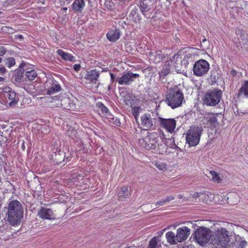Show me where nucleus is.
Instances as JSON below:
<instances>
[{"mask_svg":"<svg viewBox=\"0 0 248 248\" xmlns=\"http://www.w3.org/2000/svg\"><path fill=\"white\" fill-rule=\"evenodd\" d=\"M194 237L196 242L202 246L210 240L215 248H231L232 244L228 232L222 228L213 232L208 228L201 227L196 230Z\"/></svg>","mask_w":248,"mask_h":248,"instance_id":"f257e3e1","label":"nucleus"},{"mask_svg":"<svg viewBox=\"0 0 248 248\" xmlns=\"http://www.w3.org/2000/svg\"><path fill=\"white\" fill-rule=\"evenodd\" d=\"M164 134L159 135L156 132H148L147 136L140 139L139 143L147 150H153L156 153L164 154L166 152V146L164 143Z\"/></svg>","mask_w":248,"mask_h":248,"instance_id":"f03ea898","label":"nucleus"},{"mask_svg":"<svg viewBox=\"0 0 248 248\" xmlns=\"http://www.w3.org/2000/svg\"><path fill=\"white\" fill-rule=\"evenodd\" d=\"M23 217V208L17 200L11 201L8 205L7 221L12 226L19 225Z\"/></svg>","mask_w":248,"mask_h":248,"instance_id":"7ed1b4c3","label":"nucleus"},{"mask_svg":"<svg viewBox=\"0 0 248 248\" xmlns=\"http://www.w3.org/2000/svg\"><path fill=\"white\" fill-rule=\"evenodd\" d=\"M184 101L183 93L180 90L174 89L167 96V103L172 108L180 107Z\"/></svg>","mask_w":248,"mask_h":248,"instance_id":"20e7f679","label":"nucleus"},{"mask_svg":"<svg viewBox=\"0 0 248 248\" xmlns=\"http://www.w3.org/2000/svg\"><path fill=\"white\" fill-rule=\"evenodd\" d=\"M203 131L201 126H193L187 131L186 140L190 146L197 145L200 140V138Z\"/></svg>","mask_w":248,"mask_h":248,"instance_id":"39448f33","label":"nucleus"},{"mask_svg":"<svg viewBox=\"0 0 248 248\" xmlns=\"http://www.w3.org/2000/svg\"><path fill=\"white\" fill-rule=\"evenodd\" d=\"M222 92L219 90H214L207 92L203 98V102L207 106H215L217 104L221 99Z\"/></svg>","mask_w":248,"mask_h":248,"instance_id":"423d86ee","label":"nucleus"},{"mask_svg":"<svg viewBox=\"0 0 248 248\" xmlns=\"http://www.w3.org/2000/svg\"><path fill=\"white\" fill-rule=\"evenodd\" d=\"M210 65L207 61L200 60L197 61L193 68L194 74L198 77H202L205 75L209 71Z\"/></svg>","mask_w":248,"mask_h":248,"instance_id":"0eeeda50","label":"nucleus"},{"mask_svg":"<svg viewBox=\"0 0 248 248\" xmlns=\"http://www.w3.org/2000/svg\"><path fill=\"white\" fill-rule=\"evenodd\" d=\"M179 57V55L175 54L172 57L170 58V60L167 62L165 65L163 66L162 70L159 73L160 77H163L167 76L170 72V70H173L176 68L177 61Z\"/></svg>","mask_w":248,"mask_h":248,"instance_id":"6e6552de","label":"nucleus"},{"mask_svg":"<svg viewBox=\"0 0 248 248\" xmlns=\"http://www.w3.org/2000/svg\"><path fill=\"white\" fill-rule=\"evenodd\" d=\"M1 95L4 97L10 106H14L17 103L19 99L16 93L10 88L6 87L3 89Z\"/></svg>","mask_w":248,"mask_h":248,"instance_id":"1a4fd4ad","label":"nucleus"},{"mask_svg":"<svg viewBox=\"0 0 248 248\" xmlns=\"http://www.w3.org/2000/svg\"><path fill=\"white\" fill-rule=\"evenodd\" d=\"M156 118L153 113H145L140 117V124L145 130L152 128L155 123Z\"/></svg>","mask_w":248,"mask_h":248,"instance_id":"9d476101","label":"nucleus"},{"mask_svg":"<svg viewBox=\"0 0 248 248\" xmlns=\"http://www.w3.org/2000/svg\"><path fill=\"white\" fill-rule=\"evenodd\" d=\"M158 122L161 126L165 128L167 131L172 133L176 128V121L174 119H164L158 117Z\"/></svg>","mask_w":248,"mask_h":248,"instance_id":"9b49d317","label":"nucleus"},{"mask_svg":"<svg viewBox=\"0 0 248 248\" xmlns=\"http://www.w3.org/2000/svg\"><path fill=\"white\" fill-rule=\"evenodd\" d=\"M139 77V74L127 72L124 74L121 77L116 78V81L120 85H127Z\"/></svg>","mask_w":248,"mask_h":248,"instance_id":"f8f14e48","label":"nucleus"},{"mask_svg":"<svg viewBox=\"0 0 248 248\" xmlns=\"http://www.w3.org/2000/svg\"><path fill=\"white\" fill-rule=\"evenodd\" d=\"M190 234V230L186 226H183L177 230L176 237L178 243L186 240Z\"/></svg>","mask_w":248,"mask_h":248,"instance_id":"ddd939ff","label":"nucleus"},{"mask_svg":"<svg viewBox=\"0 0 248 248\" xmlns=\"http://www.w3.org/2000/svg\"><path fill=\"white\" fill-rule=\"evenodd\" d=\"M38 216L43 219H53L54 215L52 209L42 207L38 212Z\"/></svg>","mask_w":248,"mask_h":248,"instance_id":"4468645a","label":"nucleus"},{"mask_svg":"<svg viewBox=\"0 0 248 248\" xmlns=\"http://www.w3.org/2000/svg\"><path fill=\"white\" fill-rule=\"evenodd\" d=\"M98 111L102 117L107 119L108 121L107 122L111 123L113 120V116L111 113L109 112L108 108L103 104H98Z\"/></svg>","mask_w":248,"mask_h":248,"instance_id":"2eb2a0df","label":"nucleus"},{"mask_svg":"<svg viewBox=\"0 0 248 248\" xmlns=\"http://www.w3.org/2000/svg\"><path fill=\"white\" fill-rule=\"evenodd\" d=\"M106 36L110 42H116L120 38V31L118 29H111L108 32Z\"/></svg>","mask_w":248,"mask_h":248,"instance_id":"dca6fc26","label":"nucleus"},{"mask_svg":"<svg viewBox=\"0 0 248 248\" xmlns=\"http://www.w3.org/2000/svg\"><path fill=\"white\" fill-rule=\"evenodd\" d=\"M238 97L248 98V81L245 80L241 85L238 93Z\"/></svg>","mask_w":248,"mask_h":248,"instance_id":"f3484780","label":"nucleus"},{"mask_svg":"<svg viewBox=\"0 0 248 248\" xmlns=\"http://www.w3.org/2000/svg\"><path fill=\"white\" fill-rule=\"evenodd\" d=\"M62 103H68V105L65 107L67 109L75 110L77 109V104L78 103V100L76 98H73L72 99L65 98L62 100Z\"/></svg>","mask_w":248,"mask_h":248,"instance_id":"a211bd4d","label":"nucleus"},{"mask_svg":"<svg viewBox=\"0 0 248 248\" xmlns=\"http://www.w3.org/2000/svg\"><path fill=\"white\" fill-rule=\"evenodd\" d=\"M85 6L83 0H75L72 4L73 8L76 12H81Z\"/></svg>","mask_w":248,"mask_h":248,"instance_id":"6ab92c4d","label":"nucleus"},{"mask_svg":"<svg viewBox=\"0 0 248 248\" xmlns=\"http://www.w3.org/2000/svg\"><path fill=\"white\" fill-rule=\"evenodd\" d=\"M154 2V0H140V6L142 12L149 10Z\"/></svg>","mask_w":248,"mask_h":248,"instance_id":"aec40b11","label":"nucleus"},{"mask_svg":"<svg viewBox=\"0 0 248 248\" xmlns=\"http://www.w3.org/2000/svg\"><path fill=\"white\" fill-rule=\"evenodd\" d=\"M99 75V73L96 70H91L88 71L85 75V78L87 80H89L91 82L96 81L98 78Z\"/></svg>","mask_w":248,"mask_h":248,"instance_id":"412c9836","label":"nucleus"},{"mask_svg":"<svg viewBox=\"0 0 248 248\" xmlns=\"http://www.w3.org/2000/svg\"><path fill=\"white\" fill-rule=\"evenodd\" d=\"M150 60L155 63H157L162 60V55L161 51H157L155 52H152L149 55Z\"/></svg>","mask_w":248,"mask_h":248,"instance_id":"4be33fe9","label":"nucleus"},{"mask_svg":"<svg viewBox=\"0 0 248 248\" xmlns=\"http://www.w3.org/2000/svg\"><path fill=\"white\" fill-rule=\"evenodd\" d=\"M123 101L128 107H132L134 102V96L131 93H126L123 96Z\"/></svg>","mask_w":248,"mask_h":248,"instance_id":"5701e85b","label":"nucleus"},{"mask_svg":"<svg viewBox=\"0 0 248 248\" xmlns=\"http://www.w3.org/2000/svg\"><path fill=\"white\" fill-rule=\"evenodd\" d=\"M57 54L60 55L62 59L70 62L74 61V57L70 54L66 53L61 49L57 51Z\"/></svg>","mask_w":248,"mask_h":248,"instance_id":"b1692460","label":"nucleus"},{"mask_svg":"<svg viewBox=\"0 0 248 248\" xmlns=\"http://www.w3.org/2000/svg\"><path fill=\"white\" fill-rule=\"evenodd\" d=\"M166 238L167 242L171 245L177 244L178 242L176 240L175 233L172 232H169L166 233Z\"/></svg>","mask_w":248,"mask_h":248,"instance_id":"393cba45","label":"nucleus"},{"mask_svg":"<svg viewBox=\"0 0 248 248\" xmlns=\"http://www.w3.org/2000/svg\"><path fill=\"white\" fill-rule=\"evenodd\" d=\"M118 195L121 200H123V199L127 198L129 195L128 187L127 186L122 187L121 189L119 191Z\"/></svg>","mask_w":248,"mask_h":248,"instance_id":"a878e982","label":"nucleus"},{"mask_svg":"<svg viewBox=\"0 0 248 248\" xmlns=\"http://www.w3.org/2000/svg\"><path fill=\"white\" fill-rule=\"evenodd\" d=\"M25 75L26 78L29 80L31 81L35 78L37 74L35 70L29 69L26 71Z\"/></svg>","mask_w":248,"mask_h":248,"instance_id":"bb28decb","label":"nucleus"},{"mask_svg":"<svg viewBox=\"0 0 248 248\" xmlns=\"http://www.w3.org/2000/svg\"><path fill=\"white\" fill-rule=\"evenodd\" d=\"M61 90V86L58 84H53L52 86L47 90L46 94H53Z\"/></svg>","mask_w":248,"mask_h":248,"instance_id":"cd10ccee","label":"nucleus"},{"mask_svg":"<svg viewBox=\"0 0 248 248\" xmlns=\"http://www.w3.org/2000/svg\"><path fill=\"white\" fill-rule=\"evenodd\" d=\"M163 140L164 142V143L166 146V151L167 150L168 147L173 148L175 146V144L174 142V138H166L165 136H164V138H163Z\"/></svg>","mask_w":248,"mask_h":248,"instance_id":"c85d7f7f","label":"nucleus"},{"mask_svg":"<svg viewBox=\"0 0 248 248\" xmlns=\"http://www.w3.org/2000/svg\"><path fill=\"white\" fill-rule=\"evenodd\" d=\"M205 120L209 122L211 126L216 127L218 124L217 118L214 115H208Z\"/></svg>","mask_w":248,"mask_h":248,"instance_id":"c756f323","label":"nucleus"},{"mask_svg":"<svg viewBox=\"0 0 248 248\" xmlns=\"http://www.w3.org/2000/svg\"><path fill=\"white\" fill-rule=\"evenodd\" d=\"M209 173L210 174V176H209V177L211 176L212 179L214 182L219 183L221 182V179H220V177H219L216 171L211 170L209 171Z\"/></svg>","mask_w":248,"mask_h":248,"instance_id":"7c9ffc66","label":"nucleus"},{"mask_svg":"<svg viewBox=\"0 0 248 248\" xmlns=\"http://www.w3.org/2000/svg\"><path fill=\"white\" fill-rule=\"evenodd\" d=\"M174 199L173 196H170L165 199H161L160 201L156 202L155 204L156 205H163L167 202L174 200Z\"/></svg>","mask_w":248,"mask_h":248,"instance_id":"2f4dec72","label":"nucleus"},{"mask_svg":"<svg viewBox=\"0 0 248 248\" xmlns=\"http://www.w3.org/2000/svg\"><path fill=\"white\" fill-rule=\"evenodd\" d=\"M155 165L157 169L160 170H165L167 169V166L165 163L156 161L155 163Z\"/></svg>","mask_w":248,"mask_h":248,"instance_id":"473e14b6","label":"nucleus"},{"mask_svg":"<svg viewBox=\"0 0 248 248\" xmlns=\"http://www.w3.org/2000/svg\"><path fill=\"white\" fill-rule=\"evenodd\" d=\"M131 107L132 114L135 117L136 120L137 121L140 112V108L138 107Z\"/></svg>","mask_w":248,"mask_h":248,"instance_id":"72a5a7b5","label":"nucleus"},{"mask_svg":"<svg viewBox=\"0 0 248 248\" xmlns=\"http://www.w3.org/2000/svg\"><path fill=\"white\" fill-rule=\"evenodd\" d=\"M214 195L212 193L204 194V201L207 204H211L212 203V199L214 197Z\"/></svg>","mask_w":248,"mask_h":248,"instance_id":"f704fd0d","label":"nucleus"},{"mask_svg":"<svg viewBox=\"0 0 248 248\" xmlns=\"http://www.w3.org/2000/svg\"><path fill=\"white\" fill-rule=\"evenodd\" d=\"M5 63L9 68L13 66L16 63L15 59L12 57L7 58L5 60Z\"/></svg>","mask_w":248,"mask_h":248,"instance_id":"c9c22d12","label":"nucleus"},{"mask_svg":"<svg viewBox=\"0 0 248 248\" xmlns=\"http://www.w3.org/2000/svg\"><path fill=\"white\" fill-rule=\"evenodd\" d=\"M157 245L156 238L155 237H154L150 241L149 248H157Z\"/></svg>","mask_w":248,"mask_h":248,"instance_id":"e433bc0d","label":"nucleus"},{"mask_svg":"<svg viewBox=\"0 0 248 248\" xmlns=\"http://www.w3.org/2000/svg\"><path fill=\"white\" fill-rule=\"evenodd\" d=\"M246 244L247 242L245 241V240H243V239H241L239 241V243H238L237 248H245Z\"/></svg>","mask_w":248,"mask_h":248,"instance_id":"4c0bfd02","label":"nucleus"},{"mask_svg":"<svg viewBox=\"0 0 248 248\" xmlns=\"http://www.w3.org/2000/svg\"><path fill=\"white\" fill-rule=\"evenodd\" d=\"M74 69L76 71H78L80 69V65L79 64H75L74 65Z\"/></svg>","mask_w":248,"mask_h":248,"instance_id":"58836bf2","label":"nucleus"},{"mask_svg":"<svg viewBox=\"0 0 248 248\" xmlns=\"http://www.w3.org/2000/svg\"><path fill=\"white\" fill-rule=\"evenodd\" d=\"M6 69L5 67H1L0 68V73L4 74L6 72Z\"/></svg>","mask_w":248,"mask_h":248,"instance_id":"ea45409f","label":"nucleus"},{"mask_svg":"<svg viewBox=\"0 0 248 248\" xmlns=\"http://www.w3.org/2000/svg\"><path fill=\"white\" fill-rule=\"evenodd\" d=\"M5 54V50L3 49L2 48H0V55L2 56Z\"/></svg>","mask_w":248,"mask_h":248,"instance_id":"a19ab883","label":"nucleus"},{"mask_svg":"<svg viewBox=\"0 0 248 248\" xmlns=\"http://www.w3.org/2000/svg\"><path fill=\"white\" fill-rule=\"evenodd\" d=\"M110 76L111 80L112 81H114V80L115 79V75L112 73H110Z\"/></svg>","mask_w":248,"mask_h":248,"instance_id":"79ce46f5","label":"nucleus"},{"mask_svg":"<svg viewBox=\"0 0 248 248\" xmlns=\"http://www.w3.org/2000/svg\"><path fill=\"white\" fill-rule=\"evenodd\" d=\"M170 226H168V227H166L165 229H163V231H165V230H169V229H170Z\"/></svg>","mask_w":248,"mask_h":248,"instance_id":"37998d69","label":"nucleus"},{"mask_svg":"<svg viewBox=\"0 0 248 248\" xmlns=\"http://www.w3.org/2000/svg\"><path fill=\"white\" fill-rule=\"evenodd\" d=\"M62 10L64 11H66L67 10V8L66 7H64L62 9Z\"/></svg>","mask_w":248,"mask_h":248,"instance_id":"c03bdc74","label":"nucleus"},{"mask_svg":"<svg viewBox=\"0 0 248 248\" xmlns=\"http://www.w3.org/2000/svg\"><path fill=\"white\" fill-rule=\"evenodd\" d=\"M233 195H236H236L235 194H234V193H231V194H230V197H231V196H232Z\"/></svg>","mask_w":248,"mask_h":248,"instance_id":"a18cd8bd","label":"nucleus"},{"mask_svg":"<svg viewBox=\"0 0 248 248\" xmlns=\"http://www.w3.org/2000/svg\"><path fill=\"white\" fill-rule=\"evenodd\" d=\"M4 80V78H1V77H0V82L1 81H3Z\"/></svg>","mask_w":248,"mask_h":248,"instance_id":"49530a36","label":"nucleus"},{"mask_svg":"<svg viewBox=\"0 0 248 248\" xmlns=\"http://www.w3.org/2000/svg\"><path fill=\"white\" fill-rule=\"evenodd\" d=\"M206 41V40L205 39H204L202 40V42L204 43Z\"/></svg>","mask_w":248,"mask_h":248,"instance_id":"de8ad7c7","label":"nucleus"},{"mask_svg":"<svg viewBox=\"0 0 248 248\" xmlns=\"http://www.w3.org/2000/svg\"><path fill=\"white\" fill-rule=\"evenodd\" d=\"M2 62V59L0 57V63H1Z\"/></svg>","mask_w":248,"mask_h":248,"instance_id":"09e8293b","label":"nucleus"},{"mask_svg":"<svg viewBox=\"0 0 248 248\" xmlns=\"http://www.w3.org/2000/svg\"><path fill=\"white\" fill-rule=\"evenodd\" d=\"M1 12H0V15L1 14Z\"/></svg>","mask_w":248,"mask_h":248,"instance_id":"8fccbe9b","label":"nucleus"},{"mask_svg":"<svg viewBox=\"0 0 248 248\" xmlns=\"http://www.w3.org/2000/svg\"><path fill=\"white\" fill-rule=\"evenodd\" d=\"M187 248V247H186V248Z\"/></svg>","mask_w":248,"mask_h":248,"instance_id":"3c124183","label":"nucleus"}]
</instances>
